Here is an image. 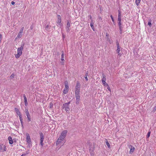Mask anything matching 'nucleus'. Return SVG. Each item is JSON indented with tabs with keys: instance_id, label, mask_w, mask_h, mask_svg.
<instances>
[{
	"instance_id": "3",
	"label": "nucleus",
	"mask_w": 156,
	"mask_h": 156,
	"mask_svg": "<svg viewBox=\"0 0 156 156\" xmlns=\"http://www.w3.org/2000/svg\"><path fill=\"white\" fill-rule=\"evenodd\" d=\"M26 136H27V142L28 144V145L30 147V145H31V142L29 134L28 133H26Z\"/></svg>"
},
{
	"instance_id": "22",
	"label": "nucleus",
	"mask_w": 156,
	"mask_h": 156,
	"mask_svg": "<svg viewBox=\"0 0 156 156\" xmlns=\"http://www.w3.org/2000/svg\"><path fill=\"white\" fill-rule=\"evenodd\" d=\"M141 0H136L135 3L137 6H138L140 4Z\"/></svg>"
},
{
	"instance_id": "26",
	"label": "nucleus",
	"mask_w": 156,
	"mask_h": 156,
	"mask_svg": "<svg viewBox=\"0 0 156 156\" xmlns=\"http://www.w3.org/2000/svg\"><path fill=\"white\" fill-rule=\"evenodd\" d=\"M156 111V106L154 107V108H153L151 112V113H153L154 112Z\"/></svg>"
},
{
	"instance_id": "35",
	"label": "nucleus",
	"mask_w": 156,
	"mask_h": 156,
	"mask_svg": "<svg viewBox=\"0 0 156 156\" xmlns=\"http://www.w3.org/2000/svg\"><path fill=\"white\" fill-rule=\"evenodd\" d=\"M29 153V152H28L27 151L26 152V153L22 154L21 155V156H26V154H28Z\"/></svg>"
},
{
	"instance_id": "21",
	"label": "nucleus",
	"mask_w": 156,
	"mask_h": 156,
	"mask_svg": "<svg viewBox=\"0 0 156 156\" xmlns=\"http://www.w3.org/2000/svg\"><path fill=\"white\" fill-rule=\"evenodd\" d=\"M102 77L101 81H105L106 80V76L104 74H102Z\"/></svg>"
},
{
	"instance_id": "12",
	"label": "nucleus",
	"mask_w": 156,
	"mask_h": 156,
	"mask_svg": "<svg viewBox=\"0 0 156 156\" xmlns=\"http://www.w3.org/2000/svg\"><path fill=\"white\" fill-rule=\"evenodd\" d=\"M129 148L130 149L129 151L130 153L133 152L135 150V147L132 145H129Z\"/></svg>"
},
{
	"instance_id": "25",
	"label": "nucleus",
	"mask_w": 156,
	"mask_h": 156,
	"mask_svg": "<svg viewBox=\"0 0 156 156\" xmlns=\"http://www.w3.org/2000/svg\"><path fill=\"white\" fill-rule=\"evenodd\" d=\"M121 18V11L118 10V18Z\"/></svg>"
},
{
	"instance_id": "13",
	"label": "nucleus",
	"mask_w": 156,
	"mask_h": 156,
	"mask_svg": "<svg viewBox=\"0 0 156 156\" xmlns=\"http://www.w3.org/2000/svg\"><path fill=\"white\" fill-rule=\"evenodd\" d=\"M67 133V130H64L62 132V133L61 134V135L62 136H63L65 138L66 136Z\"/></svg>"
},
{
	"instance_id": "51",
	"label": "nucleus",
	"mask_w": 156,
	"mask_h": 156,
	"mask_svg": "<svg viewBox=\"0 0 156 156\" xmlns=\"http://www.w3.org/2000/svg\"><path fill=\"white\" fill-rule=\"evenodd\" d=\"M61 63H62V64H63V62H61Z\"/></svg>"
},
{
	"instance_id": "8",
	"label": "nucleus",
	"mask_w": 156,
	"mask_h": 156,
	"mask_svg": "<svg viewBox=\"0 0 156 156\" xmlns=\"http://www.w3.org/2000/svg\"><path fill=\"white\" fill-rule=\"evenodd\" d=\"M58 20L57 21V23L58 24V25L61 26V17L60 15H58Z\"/></svg>"
},
{
	"instance_id": "29",
	"label": "nucleus",
	"mask_w": 156,
	"mask_h": 156,
	"mask_svg": "<svg viewBox=\"0 0 156 156\" xmlns=\"http://www.w3.org/2000/svg\"><path fill=\"white\" fill-rule=\"evenodd\" d=\"M58 138H59V139H60V140H62L63 141L65 137H64L63 136H62L61 135H60L59 137Z\"/></svg>"
},
{
	"instance_id": "46",
	"label": "nucleus",
	"mask_w": 156,
	"mask_h": 156,
	"mask_svg": "<svg viewBox=\"0 0 156 156\" xmlns=\"http://www.w3.org/2000/svg\"><path fill=\"white\" fill-rule=\"evenodd\" d=\"M11 4L12 5H13L14 4H15V2H13V1H12V2H11Z\"/></svg>"
},
{
	"instance_id": "23",
	"label": "nucleus",
	"mask_w": 156,
	"mask_h": 156,
	"mask_svg": "<svg viewBox=\"0 0 156 156\" xmlns=\"http://www.w3.org/2000/svg\"><path fill=\"white\" fill-rule=\"evenodd\" d=\"M22 33H20V32H19V33H18V36H17V37L18 38H20L22 36Z\"/></svg>"
},
{
	"instance_id": "31",
	"label": "nucleus",
	"mask_w": 156,
	"mask_h": 156,
	"mask_svg": "<svg viewBox=\"0 0 156 156\" xmlns=\"http://www.w3.org/2000/svg\"><path fill=\"white\" fill-rule=\"evenodd\" d=\"M80 101V99H76V104L77 105L79 103Z\"/></svg>"
},
{
	"instance_id": "50",
	"label": "nucleus",
	"mask_w": 156,
	"mask_h": 156,
	"mask_svg": "<svg viewBox=\"0 0 156 156\" xmlns=\"http://www.w3.org/2000/svg\"><path fill=\"white\" fill-rule=\"evenodd\" d=\"M2 38V35L0 34V38Z\"/></svg>"
},
{
	"instance_id": "28",
	"label": "nucleus",
	"mask_w": 156,
	"mask_h": 156,
	"mask_svg": "<svg viewBox=\"0 0 156 156\" xmlns=\"http://www.w3.org/2000/svg\"><path fill=\"white\" fill-rule=\"evenodd\" d=\"M23 96L24 98V102H27V98H26V95L25 94H24L23 95Z\"/></svg>"
},
{
	"instance_id": "27",
	"label": "nucleus",
	"mask_w": 156,
	"mask_h": 156,
	"mask_svg": "<svg viewBox=\"0 0 156 156\" xmlns=\"http://www.w3.org/2000/svg\"><path fill=\"white\" fill-rule=\"evenodd\" d=\"M70 27V22L68 20L66 26V27Z\"/></svg>"
},
{
	"instance_id": "32",
	"label": "nucleus",
	"mask_w": 156,
	"mask_h": 156,
	"mask_svg": "<svg viewBox=\"0 0 156 156\" xmlns=\"http://www.w3.org/2000/svg\"><path fill=\"white\" fill-rule=\"evenodd\" d=\"M14 74L13 73H12V74L10 76V78L12 79H13L14 78Z\"/></svg>"
},
{
	"instance_id": "17",
	"label": "nucleus",
	"mask_w": 156,
	"mask_h": 156,
	"mask_svg": "<svg viewBox=\"0 0 156 156\" xmlns=\"http://www.w3.org/2000/svg\"><path fill=\"white\" fill-rule=\"evenodd\" d=\"M8 140H9V143L10 144H13V141L11 136H9L8 137Z\"/></svg>"
},
{
	"instance_id": "39",
	"label": "nucleus",
	"mask_w": 156,
	"mask_h": 156,
	"mask_svg": "<svg viewBox=\"0 0 156 156\" xmlns=\"http://www.w3.org/2000/svg\"><path fill=\"white\" fill-rule=\"evenodd\" d=\"M148 25H149L150 27H151V21L148 22Z\"/></svg>"
},
{
	"instance_id": "49",
	"label": "nucleus",
	"mask_w": 156,
	"mask_h": 156,
	"mask_svg": "<svg viewBox=\"0 0 156 156\" xmlns=\"http://www.w3.org/2000/svg\"><path fill=\"white\" fill-rule=\"evenodd\" d=\"M62 36H63V38H65V36H63V35Z\"/></svg>"
},
{
	"instance_id": "11",
	"label": "nucleus",
	"mask_w": 156,
	"mask_h": 156,
	"mask_svg": "<svg viewBox=\"0 0 156 156\" xmlns=\"http://www.w3.org/2000/svg\"><path fill=\"white\" fill-rule=\"evenodd\" d=\"M63 141L62 140H60V139H59V138H58V140H57L56 144V145H60L62 146L63 145V144H62V142Z\"/></svg>"
},
{
	"instance_id": "36",
	"label": "nucleus",
	"mask_w": 156,
	"mask_h": 156,
	"mask_svg": "<svg viewBox=\"0 0 156 156\" xmlns=\"http://www.w3.org/2000/svg\"><path fill=\"white\" fill-rule=\"evenodd\" d=\"M66 31L68 32H69L70 30L69 27H66Z\"/></svg>"
},
{
	"instance_id": "30",
	"label": "nucleus",
	"mask_w": 156,
	"mask_h": 156,
	"mask_svg": "<svg viewBox=\"0 0 156 156\" xmlns=\"http://www.w3.org/2000/svg\"><path fill=\"white\" fill-rule=\"evenodd\" d=\"M23 30H24V27H23L20 29L19 32L22 33L23 32Z\"/></svg>"
},
{
	"instance_id": "41",
	"label": "nucleus",
	"mask_w": 156,
	"mask_h": 156,
	"mask_svg": "<svg viewBox=\"0 0 156 156\" xmlns=\"http://www.w3.org/2000/svg\"><path fill=\"white\" fill-rule=\"evenodd\" d=\"M104 85L106 87H108L109 86L108 84L106 83Z\"/></svg>"
},
{
	"instance_id": "47",
	"label": "nucleus",
	"mask_w": 156,
	"mask_h": 156,
	"mask_svg": "<svg viewBox=\"0 0 156 156\" xmlns=\"http://www.w3.org/2000/svg\"><path fill=\"white\" fill-rule=\"evenodd\" d=\"M88 16L89 17V18H90V19H92V17H91V15L89 16Z\"/></svg>"
},
{
	"instance_id": "42",
	"label": "nucleus",
	"mask_w": 156,
	"mask_h": 156,
	"mask_svg": "<svg viewBox=\"0 0 156 156\" xmlns=\"http://www.w3.org/2000/svg\"><path fill=\"white\" fill-rule=\"evenodd\" d=\"M22 125V126L23 128V121H20Z\"/></svg>"
},
{
	"instance_id": "34",
	"label": "nucleus",
	"mask_w": 156,
	"mask_h": 156,
	"mask_svg": "<svg viewBox=\"0 0 156 156\" xmlns=\"http://www.w3.org/2000/svg\"><path fill=\"white\" fill-rule=\"evenodd\" d=\"M19 116L20 118V121H23V119L22 118L21 115H19Z\"/></svg>"
},
{
	"instance_id": "24",
	"label": "nucleus",
	"mask_w": 156,
	"mask_h": 156,
	"mask_svg": "<svg viewBox=\"0 0 156 156\" xmlns=\"http://www.w3.org/2000/svg\"><path fill=\"white\" fill-rule=\"evenodd\" d=\"M106 145L108 146V147L109 148H110V144L107 140H106Z\"/></svg>"
},
{
	"instance_id": "37",
	"label": "nucleus",
	"mask_w": 156,
	"mask_h": 156,
	"mask_svg": "<svg viewBox=\"0 0 156 156\" xmlns=\"http://www.w3.org/2000/svg\"><path fill=\"white\" fill-rule=\"evenodd\" d=\"M110 17H111V19H112V21L113 22H114V19H113V17L112 16V15H111L110 16Z\"/></svg>"
},
{
	"instance_id": "4",
	"label": "nucleus",
	"mask_w": 156,
	"mask_h": 156,
	"mask_svg": "<svg viewBox=\"0 0 156 156\" xmlns=\"http://www.w3.org/2000/svg\"><path fill=\"white\" fill-rule=\"evenodd\" d=\"M68 88H69V84L68 83H66L65 85V88L64 89V90L63 91V94H65L67 93L68 91Z\"/></svg>"
},
{
	"instance_id": "48",
	"label": "nucleus",
	"mask_w": 156,
	"mask_h": 156,
	"mask_svg": "<svg viewBox=\"0 0 156 156\" xmlns=\"http://www.w3.org/2000/svg\"><path fill=\"white\" fill-rule=\"evenodd\" d=\"M48 25H47L46 27V29L48 27Z\"/></svg>"
},
{
	"instance_id": "6",
	"label": "nucleus",
	"mask_w": 156,
	"mask_h": 156,
	"mask_svg": "<svg viewBox=\"0 0 156 156\" xmlns=\"http://www.w3.org/2000/svg\"><path fill=\"white\" fill-rule=\"evenodd\" d=\"M6 151V148L5 146L3 144H0V151L3 152Z\"/></svg>"
},
{
	"instance_id": "1",
	"label": "nucleus",
	"mask_w": 156,
	"mask_h": 156,
	"mask_svg": "<svg viewBox=\"0 0 156 156\" xmlns=\"http://www.w3.org/2000/svg\"><path fill=\"white\" fill-rule=\"evenodd\" d=\"M23 49V46L21 45L20 48H19L17 49L18 53L15 55L16 58H18L22 54V51Z\"/></svg>"
},
{
	"instance_id": "40",
	"label": "nucleus",
	"mask_w": 156,
	"mask_h": 156,
	"mask_svg": "<svg viewBox=\"0 0 156 156\" xmlns=\"http://www.w3.org/2000/svg\"><path fill=\"white\" fill-rule=\"evenodd\" d=\"M76 99H80V95L75 96Z\"/></svg>"
},
{
	"instance_id": "45",
	"label": "nucleus",
	"mask_w": 156,
	"mask_h": 156,
	"mask_svg": "<svg viewBox=\"0 0 156 156\" xmlns=\"http://www.w3.org/2000/svg\"><path fill=\"white\" fill-rule=\"evenodd\" d=\"M25 105L26 106H27L28 105L27 102H24Z\"/></svg>"
},
{
	"instance_id": "2",
	"label": "nucleus",
	"mask_w": 156,
	"mask_h": 156,
	"mask_svg": "<svg viewBox=\"0 0 156 156\" xmlns=\"http://www.w3.org/2000/svg\"><path fill=\"white\" fill-rule=\"evenodd\" d=\"M70 103V102H69L68 103H65L63 104L62 107L63 109H65V110L67 112L68 111H69L70 110L69 107V104Z\"/></svg>"
},
{
	"instance_id": "16",
	"label": "nucleus",
	"mask_w": 156,
	"mask_h": 156,
	"mask_svg": "<svg viewBox=\"0 0 156 156\" xmlns=\"http://www.w3.org/2000/svg\"><path fill=\"white\" fill-rule=\"evenodd\" d=\"M94 23L93 22V20H91V21L90 23V26L91 27L92 29H93V30L94 31Z\"/></svg>"
},
{
	"instance_id": "18",
	"label": "nucleus",
	"mask_w": 156,
	"mask_h": 156,
	"mask_svg": "<svg viewBox=\"0 0 156 156\" xmlns=\"http://www.w3.org/2000/svg\"><path fill=\"white\" fill-rule=\"evenodd\" d=\"M88 71H87L85 73V76H84V78H85V79H86V80L87 81L88 80V79L87 77V76L88 75Z\"/></svg>"
},
{
	"instance_id": "20",
	"label": "nucleus",
	"mask_w": 156,
	"mask_h": 156,
	"mask_svg": "<svg viewBox=\"0 0 156 156\" xmlns=\"http://www.w3.org/2000/svg\"><path fill=\"white\" fill-rule=\"evenodd\" d=\"M62 54L61 55V60L63 61H64V53L63 51H62Z\"/></svg>"
},
{
	"instance_id": "43",
	"label": "nucleus",
	"mask_w": 156,
	"mask_h": 156,
	"mask_svg": "<svg viewBox=\"0 0 156 156\" xmlns=\"http://www.w3.org/2000/svg\"><path fill=\"white\" fill-rule=\"evenodd\" d=\"M107 89L108 90L110 91V87L109 86L107 87Z\"/></svg>"
},
{
	"instance_id": "5",
	"label": "nucleus",
	"mask_w": 156,
	"mask_h": 156,
	"mask_svg": "<svg viewBox=\"0 0 156 156\" xmlns=\"http://www.w3.org/2000/svg\"><path fill=\"white\" fill-rule=\"evenodd\" d=\"M40 144L41 146L42 147L44 145L43 142L44 139V136L42 133H40Z\"/></svg>"
},
{
	"instance_id": "7",
	"label": "nucleus",
	"mask_w": 156,
	"mask_h": 156,
	"mask_svg": "<svg viewBox=\"0 0 156 156\" xmlns=\"http://www.w3.org/2000/svg\"><path fill=\"white\" fill-rule=\"evenodd\" d=\"M25 112L28 119V122H29L31 121V118L28 109H25Z\"/></svg>"
},
{
	"instance_id": "14",
	"label": "nucleus",
	"mask_w": 156,
	"mask_h": 156,
	"mask_svg": "<svg viewBox=\"0 0 156 156\" xmlns=\"http://www.w3.org/2000/svg\"><path fill=\"white\" fill-rule=\"evenodd\" d=\"M80 85L79 83H77L76 84V90H80Z\"/></svg>"
},
{
	"instance_id": "44",
	"label": "nucleus",
	"mask_w": 156,
	"mask_h": 156,
	"mask_svg": "<svg viewBox=\"0 0 156 156\" xmlns=\"http://www.w3.org/2000/svg\"><path fill=\"white\" fill-rule=\"evenodd\" d=\"M102 83L103 85H104L106 83L105 82V81H102Z\"/></svg>"
},
{
	"instance_id": "38",
	"label": "nucleus",
	"mask_w": 156,
	"mask_h": 156,
	"mask_svg": "<svg viewBox=\"0 0 156 156\" xmlns=\"http://www.w3.org/2000/svg\"><path fill=\"white\" fill-rule=\"evenodd\" d=\"M50 107L51 108L53 107V104L51 102L50 103Z\"/></svg>"
},
{
	"instance_id": "9",
	"label": "nucleus",
	"mask_w": 156,
	"mask_h": 156,
	"mask_svg": "<svg viewBox=\"0 0 156 156\" xmlns=\"http://www.w3.org/2000/svg\"><path fill=\"white\" fill-rule=\"evenodd\" d=\"M116 45H117V49L116 50L117 52L118 53H119V54H118L120 56L121 55H120V53H119V52L120 50L119 44L118 41L116 42Z\"/></svg>"
},
{
	"instance_id": "10",
	"label": "nucleus",
	"mask_w": 156,
	"mask_h": 156,
	"mask_svg": "<svg viewBox=\"0 0 156 156\" xmlns=\"http://www.w3.org/2000/svg\"><path fill=\"white\" fill-rule=\"evenodd\" d=\"M118 24L120 30L121 31L122 30V27H121V18H118Z\"/></svg>"
},
{
	"instance_id": "15",
	"label": "nucleus",
	"mask_w": 156,
	"mask_h": 156,
	"mask_svg": "<svg viewBox=\"0 0 156 156\" xmlns=\"http://www.w3.org/2000/svg\"><path fill=\"white\" fill-rule=\"evenodd\" d=\"M15 112H16L17 114L19 115H21V113L19 111V110L16 108H15Z\"/></svg>"
},
{
	"instance_id": "33",
	"label": "nucleus",
	"mask_w": 156,
	"mask_h": 156,
	"mask_svg": "<svg viewBox=\"0 0 156 156\" xmlns=\"http://www.w3.org/2000/svg\"><path fill=\"white\" fill-rule=\"evenodd\" d=\"M150 134H151V132H148V133H147V138H148L149 137L150 135Z\"/></svg>"
},
{
	"instance_id": "19",
	"label": "nucleus",
	"mask_w": 156,
	"mask_h": 156,
	"mask_svg": "<svg viewBox=\"0 0 156 156\" xmlns=\"http://www.w3.org/2000/svg\"><path fill=\"white\" fill-rule=\"evenodd\" d=\"M80 90H75V96H78L80 95Z\"/></svg>"
}]
</instances>
